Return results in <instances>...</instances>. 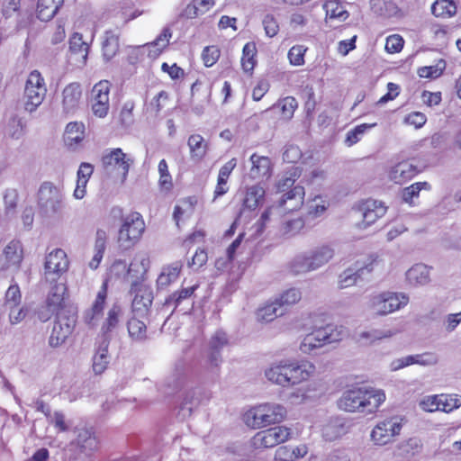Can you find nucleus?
<instances>
[{"instance_id":"nucleus-1","label":"nucleus","mask_w":461,"mask_h":461,"mask_svg":"<svg viewBox=\"0 0 461 461\" xmlns=\"http://www.w3.org/2000/svg\"><path fill=\"white\" fill-rule=\"evenodd\" d=\"M315 372V366L308 360L282 359L274 362L265 371L267 379L283 387L307 381Z\"/></svg>"},{"instance_id":"nucleus-26","label":"nucleus","mask_w":461,"mask_h":461,"mask_svg":"<svg viewBox=\"0 0 461 461\" xmlns=\"http://www.w3.org/2000/svg\"><path fill=\"white\" fill-rule=\"evenodd\" d=\"M106 296H107V285H106V283H104L96 294L95 300L91 309L86 311L85 313L84 318H85L86 323H87L88 325H90L92 327L97 325L99 318L101 317L104 308Z\"/></svg>"},{"instance_id":"nucleus-34","label":"nucleus","mask_w":461,"mask_h":461,"mask_svg":"<svg viewBox=\"0 0 461 461\" xmlns=\"http://www.w3.org/2000/svg\"><path fill=\"white\" fill-rule=\"evenodd\" d=\"M252 167L250 168V176L254 179L268 176L270 174L271 162L267 157L253 154L250 157Z\"/></svg>"},{"instance_id":"nucleus-24","label":"nucleus","mask_w":461,"mask_h":461,"mask_svg":"<svg viewBox=\"0 0 461 461\" xmlns=\"http://www.w3.org/2000/svg\"><path fill=\"white\" fill-rule=\"evenodd\" d=\"M149 264V257L146 252L140 251L134 255L127 270V277L131 278V284L135 282L143 283Z\"/></svg>"},{"instance_id":"nucleus-3","label":"nucleus","mask_w":461,"mask_h":461,"mask_svg":"<svg viewBox=\"0 0 461 461\" xmlns=\"http://www.w3.org/2000/svg\"><path fill=\"white\" fill-rule=\"evenodd\" d=\"M305 191L302 185H295L285 193L276 205L267 208L257 222V232L261 233L272 218H276L284 213L299 210L304 201Z\"/></svg>"},{"instance_id":"nucleus-19","label":"nucleus","mask_w":461,"mask_h":461,"mask_svg":"<svg viewBox=\"0 0 461 461\" xmlns=\"http://www.w3.org/2000/svg\"><path fill=\"white\" fill-rule=\"evenodd\" d=\"M1 268L17 272L23 260V247L20 240H13L3 249L1 256Z\"/></svg>"},{"instance_id":"nucleus-5","label":"nucleus","mask_w":461,"mask_h":461,"mask_svg":"<svg viewBox=\"0 0 461 461\" xmlns=\"http://www.w3.org/2000/svg\"><path fill=\"white\" fill-rule=\"evenodd\" d=\"M75 438L68 445L67 451L70 459L86 461L99 447V440L92 428L77 427Z\"/></svg>"},{"instance_id":"nucleus-48","label":"nucleus","mask_w":461,"mask_h":461,"mask_svg":"<svg viewBox=\"0 0 461 461\" xmlns=\"http://www.w3.org/2000/svg\"><path fill=\"white\" fill-rule=\"evenodd\" d=\"M265 194L264 187L259 185L249 187L244 199V206L251 210L256 209L264 199Z\"/></svg>"},{"instance_id":"nucleus-33","label":"nucleus","mask_w":461,"mask_h":461,"mask_svg":"<svg viewBox=\"0 0 461 461\" xmlns=\"http://www.w3.org/2000/svg\"><path fill=\"white\" fill-rule=\"evenodd\" d=\"M64 0H38L37 16L43 22L51 20L57 14Z\"/></svg>"},{"instance_id":"nucleus-23","label":"nucleus","mask_w":461,"mask_h":461,"mask_svg":"<svg viewBox=\"0 0 461 461\" xmlns=\"http://www.w3.org/2000/svg\"><path fill=\"white\" fill-rule=\"evenodd\" d=\"M227 334L221 330H216L208 342L206 353L207 361L212 367H217L221 363V349L228 344Z\"/></svg>"},{"instance_id":"nucleus-8","label":"nucleus","mask_w":461,"mask_h":461,"mask_svg":"<svg viewBox=\"0 0 461 461\" xmlns=\"http://www.w3.org/2000/svg\"><path fill=\"white\" fill-rule=\"evenodd\" d=\"M335 254L331 246L322 245L308 252L297 255L293 262L292 268L297 273L315 271L326 265Z\"/></svg>"},{"instance_id":"nucleus-50","label":"nucleus","mask_w":461,"mask_h":461,"mask_svg":"<svg viewBox=\"0 0 461 461\" xmlns=\"http://www.w3.org/2000/svg\"><path fill=\"white\" fill-rule=\"evenodd\" d=\"M375 125H376V123H372V124L362 123V124L356 126L355 128H353L352 130H350L347 132V136L345 139V144L348 147H351V146L355 145L363 138L364 134L368 130L372 129Z\"/></svg>"},{"instance_id":"nucleus-46","label":"nucleus","mask_w":461,"mask_h":461,"mask_svg":"<svg viewBox=\"0 0 461 461\" xmlns=\"http://www.w3.org/2000/svg\"><path fill=\"white\" fill-rule=\"evenodd\" d=\"M431 12L436 17L450 18L456 13V5L453 0H436Z\"/></svg>"},{"instance_id":"nucleus-30","label":"nucleus","mask_w":461,"mask_h":461,"mask_svg":"<svg viewBox=\"0 0 461 461\" xmlns=\"http://www.w3.org/2000/svg\"><path fill=\"white\" fill-rule=\"evenodd\" d=\"M417 173L416 167L408 161H402L392 167L389 173V177L396 184H402L411 177Z\"/></svg>"},{"instance_id":"nucleus-4","label":"nucleus","mask_w":461,"mask_h":461,"mask_svg":"<svg viewBox=\"0 0 461 461\" xmlns=\"http://www.w3.org/2000/svg\"><path fill=\"white\" fill-rule=\"evenodd\" d=\"M285 408L277 403H262L249 409L243 414V421L251 429H260L279 423L285 417Z\"/></svg>"},{"instance_id":"nucleus-40","label":"nucleus","mask_w":461,"mask_h":461,"mask_svg":"<svg viewBox=\"0 0 461 461\" xmlns=\"http://www.w3.org/2000/svg\"><path fill=\"white\" fill-rule=\"evenodd\" d=\"M119 49L118 35L113 31H106L102 41V50L104 59L106 61L111 60L117 53Z\"/></svg>"},{"instance_id":"nucleus-27","label":"nucleus","mask_w":461,"mask_h":461,"mask_svg":"<svg viewBox=\"0 0 461 461\" xmlns=\"http://www.w3.org/2000/svg\"><path fill=\"white\" fill-rule=\"evenodd\" d=\"M431 268L425 264H415L406 271L408 284L414 287L424 286L430 282Z\"/></svg>"},{"instance_id":"nucleus-51","label":"nucleus","mask_w":461,"mask_h":461,"mask_svg":"<svg viewBox=\"0 0 461 461\" xmlns=\"http://www.w3.org/2000/svg\"><path fill=\"white\" fill-rule=\"evenodd\" d=\"M298 107L296 99L293 96H286L278 101L273 108H278L281 111L282 116L285 120H290Z\"/></svg>"},{"instance_id":"nucleus-12","label":"nucleus","mask_w":461,"mask_h":461,"mask_svg":"<svg viewBox=\"0 0 461 461\" xmlns=\"http://www.w3.org/2000/svg\"><path fill=\"white\" fill-rule=\"evenodd\" d=\"M76 323L77 315L75 312L59 313L49 338V345L51 348H58L65 343L73 332Z\"/></svg>"},{"instance_id":"nucleus-21","label":"nucleus","mask_w":461,"mask_h":461,"mask_svg":"<svg viewBox=\"0 0 461 461\" xmlns=\"http://www.w3.org/2000/svg\"><path fill=\"white\" fill-rule=\"evenodd\" d=\"M358 210L363 217L361 227L366 228L382 218L386 213L387 208L381 201L368 199L359 204Z\"/></svg>"},{"instance_id":"nucleus-64","label":"nucleus","mask_w":461,"mask_h":461,"mask_svg":"<svg viewBox=\"0 0 461 461\" xmlns=\"http://www.w3.org/2000/svg\"><path fill=\"white\" fill-rule=\"evenodd\" d=\"M304 226V221L302 218H296L285 221L282 227V232L286 236H294L297 234Z\"/></svg>"},{"instance_id":"nucleus-61","label":"nucleus","mask_w":461,"mask_h":461,"mask_svg":"<svg viewBox=\"0 0 461 461\" xmlns=\"http://www.w3.org/2000/svg\"><path fill=\"white\" fill-rule=\"evenodd\" d=\"M158 170L159 173V185L165 190L172 187V177L168 171V166L165 159H161L158 163Z\"/></svg>"},{"instance_id":"nucleus-49","label":"nucleus","mask_w":461,"mask_h":461,"mask_svg":"<svg viewBox=\"0 0 461 461\" xmlns=\"http://www.w3.org/2000/svg\"><path fill=\"white\" fill-rule=\"evenodd\" d=\"M301 299L302 292L300 289L292 287L280 294L279 297L276 298V301L282 309H285V307H289L297 303Z\"/></svg>"},{"instance_id":"nucleus-43","label":"nucleus","mask_w":461,"mask_h":461,"mask_svg":"<svg viewBox=\"0 0 461 461\" xmlns=\"http://www.w3.org/2000/svg\"><path fill=\"white\" fill-rule=\"evenodd\" d=\"M433 400L438 402L437 408L444 412H450L461 406V395L456 393L438 394Z\"/></svg>"},{"instance_id":"nucleus-42","label":"nucleus","mask_w":461,"mask_h":461,"mask_svg":"<svg viewBox=\"0 0 461 461\" xmlns=\"http://www.w3.org/2000/svg\"><path fill=\"white\" fill-rule=\"evenodd\" d=\"M346 429L342 419L336 417L331 418L322 428V436L327 440H335L344 435Z\"/></svg>"},{"instance_id":"nucleus-58","label":"nucleus","mask_w":461,"mask_h":461,"mask_svg":"<svg viewBox=\"0 0 461 461\" xmlns=\"http://www.w3.org/2000/svg\"><path fill=\"white\" fill-rule=\"evenodd\" d=\"M328 207V203L321 196H315L308 202V214L313 218L319 217L324 213Z\"/></svg>"},{"instance_id":"nucleus-45","label":"nucleus","mask_w":461,"mask_h":461,"mask_svg":"<svg viewBox=\"0 0 461 461\" xmlns=\"http://www.w3.org/2000/svg\"><path fill=\"white\" fill-rule=\"evenodd\" d=\"M122 315V308L118 304H113L108 311L105 321L102 324L101 331L104 338H107V334L113 331L119 324Z\"/></svg>"},{"instance_id":"nucleus-62","label":"nucleus","mask_w":461,"mask_h":461,"mask_svg":"<svg viewBox=\"0 0 461 461\" xmlns=\"http://www.w3.org/2000/svg\"><path fill=\"white\" fill-rule=\"evenodd\" d=\"M9 311V321L13 325L22 322L29 313V307L27 305L11 306L6 308Z\"/></svg>"},{"instance_id":"nucleus-11","label":"nucleus","mask_w":461,"mask_h":461,"mask_svg":"<svg viewBox=\"0 0 461 461\" xmlns=\"http://www.w3.org/2000/svg\"><path fill=\"white\" fill-rule=\"evenodd\" d=\"M402 425L403 418L402 416L387 417L375 426L371 432V438L375 445H386L400 434Z\"/></svg>"},{"instance_id":"nucleus-35","label":"nucleus","mask_w":461,"mask_h":461,"mask_svg":"<svg viewBox=\"0 0 461 461\" xmlns=\"http://www.w3.org/2000/svg\"><path fill=\"white\" fill-rule=\"evenodd\" d=\"M190 157L194 161H201L207 152L208 144L200 134H192L187 140Z\"/></svg>"},{"instance_id":"nucleus-37","label":"nucleus","mask_w":461,"mask_h":461,"mask_svg":"<svg viewBox=\"0 0 461 461\" xmlns=\"http://www.w3.org/2000/svg\"><path fill=\"white\" fill-rule=\"evenodd\" d=\"M200 404V392L197 390H192L187 392L179 407L178 415L181 419H186L191 416L193 411L196 409Z\"/></svg>"},{"instance_id":"nucleus-55","label":"nucleus","mask_w":461,"mask_h":461,"mask_svg":"<svg viewBox=\"0 0 461 461\" xmlns=\"http://www.w3.org/2000/svg\"><path fill=\"white\" fill-rule=\"evenodd\" d=\"M422 189L429 190L430 185L428 182H417L406 187L402 191V200L411 203L414 197H418Z\"/></svg>"},{"instance_id":"nucleus-16","label":"nucleus","mask_w":461,"mask_h":461,"mask_svg":"<svg viewBox=\"0 0 461 461\" xmlns=\"http://www.w3.org/2000/svg\"><path fill=\"white\" fill-rule=\"evenodd\" d=\"M130 293L134 295L131 307L133 315L145 317L153 301V293L150 286L141 282L131 285Z\"/></svg>"},{"instance_id":"nucleus-15","label":"nucleus","mask_w":461,"mask_h":461,"mask_svg":"<svg viewBox=\"0 0 461 461\" xmlns=\"http://www.w3.org/2000/svg\"><path fill=\"white\" fill-rule=\"evenodd\" d=\"M64 194L50 182H44L39 190V205L46 212L56 213L63 207Z\"/></svg>"},{"instance_id":"nucleus-31","label":"nucleus","mask_w":461,"mask_h":461,"mask_svg":"<svg viewBox=\"0 0 461 461\" xmlns=\"http://www.w3.org/2000/svg\"><path fill=\"white\" fill-rule=\"evenodd\" d=\"M182 267L183 265L180 261H176L167 267H164L157 279L158 287L159 289H163L176 282L179 276Z\"/></svg>"},{"instance_id":"nucleus-56","label":"nucleus","mask_w":461,"mask_h":461,"mask_svg":"<svg viewBox=\"0 0 461 461\" xmlns=\"http://www.w3.org/2000/svg\"><path fill=\"white\" fill-rule=\"evenodd\" d=\"M289 176H283L276 185L277 193H286L290 188L294 185L296 179L299 177L300 173L298 168L293 167L292 170L288 173Z\"/></svg>"},{"instance_id":"nucleus-17","label":"nucleus","mask_w":461,"mask_h":461,"mask_svg":"<svg viewBox=\"0 0 461 461\" xmlns=\"http://www.w3.org/2000/svg\"><path fill=\"white\" fill-rule=\"evenodd\" d=\"M378 265L377 258L373 256L368 257L364 263L357 262L354 268H348L339 275V287L344 289L354 285L365 273H371Z\"/></svg>"},{"instance_id":"nucleus-20","label":"nucleus","mask_w":461,"mask_h":461,"mask_svg":"<svg viewBox=\"0 0 461 461\" xmlns=\"http://www.w3.org/2000/svg\"><path fill=\"white\" fill-rule=\"evenodd\" d=\"M172 33L170 30L168 28H165L152 42L146 43L142 46L131 48V52L129 55L130 61L131 63L137 61L139 59V56L143 55L142 51L146 48L149 50V55L150 57L158 56L161 51L168 45Z\"/></svg>"},{"instance_id":"nucleus-39","label":"nucleus","mask_w":461,"mask_h":461,"mask_svg":"<svg viewBox=\"0 0 461 461\" xmlns=\"http://www.w3.org/2000/svg\"><path fill=\"white\" fill-rule=\"evenodd\" d=\"M326 13V19L346 21L349 14L339 0H328L323 5Z\"/></svg>"},{"instance_id":"nucleus-14","label":"nucleus","mask_w":461,"mask_h":461,"mask_svg":"<svg viewBox=\"0 0 461 461\" xmlns=\"http://www.w3.org/2000/svg\"><path fill=\"white\" fill-rule=\"evenodd\" d=\"M69 262L66 252L61 249H55L45 258L44 276L46 281L52 284L56 282L68 269Z\"/></svg>"},{"instance_id":"nucleus-38","label":"nucleus","mask_w":461,"mask_h":461,"mask_svg":"<svg viewBox=\"0 0 461 461\" xmlns=\"http://www.w3.org/2000/svg\"><path fill=\"white\" fill-rule=\"evenodd\" d=\"M107 234L104 230H97L94 247V256L88 266L91 269H96L101 263L106 247Z\"/></svg>"},{"instance_id":"nucleus-63","label":"nucleus","mask_w":461,"mask_h":461,"mask_svg":"<svg viewBox=\"0 0 461 461\" xmlns=\"http://www.w3.org/2000/svg\"><path fill=\"white\" fill-rule=\"evenodd\" d=\"M306 48L303 45L292 47L288 51V59L293 66H302L304 63Z\"/></svg>"},{"instance_id":"nucleus-53","label":"nucleus","mask_w":461,"mask_h":461,"mask_svg":"<svg viewBox=\"0 0 461 461\" xmlns=\"http://www.w3.org/2000/svg\"><path fill=\"white\" fill-rule=\"evenodd\" d=\"M411 364L421 366H433L438 364L439 357L437 353L426 351L420 354L411 355Z\"/></svg>"},{"instance_id":"nucleus-47","label":"nucleus","mask_w":461,"mask_h":461,"mask_svg":"<svg viewBox=\"0 0 461 461\" xmlns=\"http://www.w3.org/2000/svg\"><path fill=\"white\" fill-rule=\"evenodd\" d=\"M195 203L196 201L194 198L188 197L180 201L175 206L173 218L176 225H179V221L183 218H188L192 215Z\"/></svg>"},{"instance_id":"nucleus-41","label":"nucleus","mask_w":461,"mask_h":461,"mask_svg":"<svg viewBox=\"0 0 461 461\" xmlns=\"http://www.w3.org/2000/svg\"><path fill=\"white\" fill-rule=\"evenodd\" d=\"M69 50L73 54L78 55L79 62L85 65L87 60L89 45L83 41L81 33L75 32L69 39Z\"/></svg>"},{"instance_id":"nucleus-32","label":"nucleus","mask_w":461,"mask_h":461,"mask_svg":"<svg viewBox=\"0 0 461 461\" xmlns=\"http://www.w3.org/2000/svg\"><path fill=\"white\" fill-rule=\"evenodd\" d=\"M65 142L70 148L77 147L85 138V125L82 122H69L65 131Z\"/></svg>"},{"instance_id":"nucleus-18","label":"nucleus","mask_w":461,"mask_h":461,"mask_svg":"<svg viewBox=\"0 0 461 461\" xmlns=\"http://www.w3.org/2000/svg\"><path fill=\"white\" fill-rule=\"evenodd\" d=\"M132 163L133 159L124 153L120 148L107 149L102 157L103 167L107 172L118 167L122 170L123 178L128 175L130 167Z\"/></svg>"},{"instance_id":"nucleus-59","label":"nucleus","mask_w":461,"mask_h":461,"mask_svg":"<svg viewBox=\"0 0 461 461\" xmlns=\"http://www.w3.org/2000/svg\"><path fill=\"white\" fill-rule=\"evenodd\" d=\"M22 301V294L20 287L17 284L11 285L5 296V306L6 308L11 306H19Z\"/></svg>"},{"instance_id":"nucleus-13","label":"nucleus","mask_w":461,"mask_h":461,"mask_svg":"<svg viewBox=\"0 0 461 461\" xmlns=\"http://www.w3.org/2000/svg\"><path fill=\"white\" fill-rule=\"evenodd\" d=\"M111 84L107 80L96 83L91 91L90 106L93 114L97 118H104L110 110Z\"/></svg>"},{"instance_id":"nucleus-10","label":"nucleus","mask_w":461,"mask_h":461,"mask_svg":"<svg viewBox=\"0 0 461 461\" xmlns=\"http://www.w3.org/2000/svg\"><path fill=\"white\" fill-rule=\"evenodd\" d=\"M52 285L48 293L45 305L38 310V318L41 321H49L52 315L73 312L71 309H66L65 295L67 294V286L64 283L52 282Z\"/></svg>"},{"instance_id":"nucleus-57","label":"nucleus","mask_w":461,"mask_h":461,"mask_svg":"<svg viewBox=\"0 0 461 461\" xmlns=\"http://www.w3.org/2000/svg\"><path fill=\"white\" fill-rule=\"evenodd\" d=\"M267 429L276 446L289 440L293 435L292 429L286 426H276Z\"/></svg>"},{"instance_id":"nucleus-28","label":"nucleus","mask_w":461,"mask_h":461,"mask_svg":"<svg viewBox=\"0 0 461 461\" xmlns=\"http://www.w3.org/2000/svg\"><path fill=\"white\" fill-rule=\"evenodd\" d=\"M62 106L66 113H74L79 106L82 96L81 86L78 83L68 85L62 92Z\"/></svg>"},{"instance_id":"nucleus-54","label":"nucleus","mask_w":461,"mask_h":461,"mask_svg":"<svg viewBox=\"0 0 461 461\" xmlns=\"http://www.w3.org/2000/svg\"><path fill=\"white\" fill-rule=\"evenodd\" d=\"M256 48L253 43H247L243 47L242 50V58H241V66L245 72H250L253 70L255 66V56Z\"/></svg>"},{"instance_id":"nucleus-6","label":"nucleus","mask_w":461,"mask_h":461,"mask_svg":"<svg viewBox=\"0 0 461 461\" xmlns=\"http://www.w3.org/2000/svg\"><path fill=\"white\" fill-rule=\"evenodd\" d=\"M47 95L45 79L38 70L28 75L22 96V105L25 113H32L41 105Z\"/></svg>"},{"instance_id":"nucleus-44","label":"nucleus","mask_w":461,"mask_h":461,"mask_svg":"<svg viewBox=\"0 0 461 461\" xmlns=\"http://www.w3.org/2000/svg\"><path fill=\"white\" fill-rule=\"evenodd\" d=\"M285 312V310L282 309L275 300L258 310L257 319L260 321L269 322L276 317L284 315Z\"/></svg>"},{"instance_id":"nucleus-7","label":"nucleus","mask_w":461,"mask_h":461,"mask_svg":"<svg viewBox=\"0 0 461 461\" xmlns=\"http://www.w3.org/2000/svg\"><path fill=\"white\" fill-rule=\"evenodd\" d=\"M409 296L404 293L382 292L369 296L367 309L376 316H384L405 307Z\"/></svg>"},{"instance_id":"nucleus-22","label":"nucleus","mask_w":461,"mask_h":461,"mask_svg":"<svg viewBox=\"0 0 461 461\" xmlns=\"http://www.w3.org/2000/svg\"><path fill=\"white\" fill-rule=\"evenodd\" d=\"M312 333L319 339L322 346L341 341L348 335V330L343 325L329 323L315 329Z\"/></svg>"},{"instance_id":"nucleus-60","label":"nucleus","mask_w":461,"mask_h":461,"mask_svg":"<svg viewBox=\"0 0 461 461\" xmlns=\"http://www.w3.org/2000/svg\"><path fill=\"white\" fill-rule=\"evenodd\" d=\"M323 347L312 332L305 335L300 343V350L303 354H311L313 350Z\"/></svg>"},{"instance_id":"nucleus-25","label":"nucleus","mask_w":461,"mask_h":461,"mask_svg":"<svg viewBox=\"0 0 461 461\" xmlns=\"http://www.w3.org/2000/svg\"><path fill=\"white\" fill-rule=\"evenodd\" d=\"M185 280L183 282L185 285ZM199 287L198 284H194L192 285L184 286L182 285L181 289L174 292L170 294L166 300L164 305L167 307H173V310L180 306H189L193 304V295L194 293Z\"/></svg>"},{"instance_id":"nucleus-29","label":"nucleus","mask_w":461,"mask_h":461,"mask_svg":"<svg viewBox=\"0 0 461 461\" xmlns=\"http://www.w3.org/2000/svg\"><path fill=\"white\" fill-rule=\"evenodd\" d=\"M109 344V339L104 338L93 357V370L96 375L103 374L110 363L111 357L108 352Z\"/></svg>"},{"instance_id":"nucleus-9","label":"nucleus","mask_w":461,"mask_h":461,"mask_svg":"<svg viewBox=\"0 0 461 461\" xmlns=\"http://www.w3.org/2000/svg\"><path fill=\"white\" fill-rule=\"evenodd\" d=\"M145 230V222L140 213L131 212L122 219L118 232V244L122 249H131L140 240Z\"/></svg>"},{"instance_id":"nucleus-36","label":"nucleus","mask_w":461,"mask_h":461,"mask_svg":"<svg viewBox=\"0 0 461 461\" xmlns=\"http://www.w3.org/2000/svg\"><path fill=\"white\" fill-rule=\"evenodd\" d=\"M138 315H133L127 323V329L130 338L137 342H142L147 339V325Z\"/></svg>"},{"instance_id":"nucleus-2","label":"nucleus","mask_w":461,"mask_h":461,"mask_svg":"<svg viewBox=\"0 0 461 461\" xmlns=\"http://www.w3.org/2000/svg\"><path fill=\"white\" fill-rule=\"evenodd\" d=\"M382 389L373 387H353L345 391L338 402L339 408L348 412L373 413L385 401Z\"/></svg>"},{"instance_id":"nucleus-52","label":"nucleus","mask_w":461,"mask_h":461,"mask_svg":"<svg viewBox=\"0 0 461 461\" xmlns=\"http://www.w3.org/2000/svg\"><path fill=\"white\" fill-rule=\"evenodd\" d=\"M251 446L256 448H269L276 446L267 429L261 430L254 435L250 440Z\"/></svg>"}]
</instances>
